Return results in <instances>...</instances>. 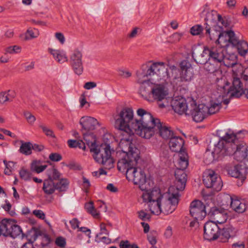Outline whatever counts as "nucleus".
Returning <instances> with one entry per match:
<instances>
[{"mask_svg":"<svg viewBox=\"0 0 248 248\" xmlns=\"http://www.w3.org/2000/svg\"><path fill=\"white\" fill-rule=\"evenodd\" d=\"M137 112L140 117L138 119H134V112L131 108L126 107L122 109L113 116L115 127L129 135L136 134L141 137L140 132H142L145 125L143 123L144 117L149 112L143 108L138 109Z\"/></svg>","mask_w":248,"mask_h":248,"instance_id":"1","label":"nucleus"},{"mask_svg":"<svg viewBox=\"0 0 248 248\" xmlns=\"http://www.w3.org/2000/svg\"><path fill=\"white\" fill-rule=\"evenodd\" d=\"M170 68L171 70V75L169 74L168 68L164 62H152L150 61L142 65L141 70L137 72V82L143 83L147 80L159 81L170 79L173 74H177L178 69L174 65L170 66Z\"/></svg>","mask_w":248,"mask_h":248,"instance_id":"2","label":"nucleus"},{"mask_svg":"<svg viewBox=\"0 0 248 248\" xmlns=\"http://www.w3.org/2000/svg\"><path fill=\"white\" fill-rule=\"evenodd\" d=\"M226 138L234 139V137L229 134H225L221 137L217 144L212 143L210 141L208 148L206 149L204 154L203 161L206 164H210L214 161L218 160L223 157L227 155H231L233 153V147L231 144L227 142Z\"/></svg>","mask_w":248,"mask_h":248,"instance_id":"3","label":"nucleus"},{"mask_svg":"<svg viewBox=\"0 0 248 248\" xmlns=\"http://www.w3.org/2000/svg\"><path fill=\"white\" fill-rule=\"evenodd\" d=\"M143 122L145 124L141 137L145 139H150L155 133H158L159 135L164 139H170L173 136V132L169 127L161 123L160 120L157 118H155L149 113L145 114Z\"/></svg>","mask_w":248,"mask_h":248,"instance_id":"4","label":"nucleus"},{"mask_svg":"<svg viewBox=\"0 0 248 248\" xmlns=\"http://www.w3.org/2000/svg\"><path fill=\"white\" fill-rule=\"evenodd\" d=\"M119 145L122 151L125 155L118 161L117 169L118 170H124L128 163L131 162L135 164L136 159H140V151L129 139H121Z\"/></svg>","mask_w":248,"mask_h":248,"instance_id":"5","label":"nucleus"},{"mask_svg":"<svg viewBox=\"0 0 248 248\" xmlns=\"http://www.w3.org/2000/svg\"><path fill=\"white\" fill-rule=\"evenodd\" d=\"M140 159H136L135 164L129 162L124 170H119L122 172L126 171V177L129 180H132L135 185H138L139 188L143 192L149 191L146 184V177L144 172L139 166Z\"/></svg>","mask_w":248,"mask_h":248,"instance_id":"6","label":"nucleus"},{"mask_svg":"<svg viewBox=\"0 0 248 248\" xmlns=\"http://www.w3.org/2000/svg\"><path fill=\"white\" fill-rule=\"evenodd\" d=\"M93 156L98 163L103 165L105 169L110 170L114 166V160L111 156L110 147L108 144L101 145L96 149L92 148Z\"/></svg>","mask_w":248,"mask_h":248,"instance_id":"7","label":"nucleus"},{"mask_svg":"<svg viewBox=\"0 0 248 248\" xmlns=\"http://www.w3.org/2000/svg\"><path fill=\"white\" fill-rule=\"evenodd\" d=\"M141 197L145 202L148 203V207L152 214L159 215L161 213V201L163 196L159 189H149L143 192Z\"/></svg>","mask_w":248,"mask_h":248,"instance_id":"8","label":"nucleus"},{"mask_svg":"<svg viewBox=\"0 0 248 248\" xmlns=\"http://www.w3.org/2000/svg\"><path fill=\"white\" fill-rule=\"evenodd\" d=\"M225 134H229L234 137V139L226 138V141L231 144L233 147V153L231 155H233L234 158L240 163L244 164L246 167H248V150L243 143H239V140L236 138V135L231 130H229Z\"/></svg>","mask_w":248,"mask_h":248,"instance_id":"9","label":"nucleus"},{"mask_svg":"<svg viewBox=\"0 0 248 248\" xmlns=\"http://www.w3.org/2000/svg\"><path fill=\"white\" fill-rule=\"evenodd\" d=\"M168 191L169 195L168 198L164 199L163 197L161 201V213L166 215L172 213L175 210L180 197L178 191H175L174 187H170Z\"/></svg>","mask_w":248,"mask_h":248,"instance_id":"10","label":"nucleus"},{"mask_svg":"<svg viewBox=\"0 0 248 248\" xmlns=\"http://www.w3.org/2000/svg\"><path fill=\"white\" fill-rule=\"evenodd\" d=\"M22 233V237L24 234L20 227L16 224V221L12 219L4 218L2 220V225L0 226V235L16 238Z\"/></svg>","mask_w":248,"mask_h":248,"instance_id":"11","label":"nucleus"},{"mask_svg":"<svg viewBox=\"0 0 248 248\" xmlns=\"http://www.w3.org/2000/svg\"><path fill=\"white\" fill-rule=\"evenodd\" d=\"M202 178L203 183L207 188H211L216 192L221 190L223 186L221 179L214 170H205Z\"/></svg>","mask_w":248,"mask_h":248,"instance_id":"12","label":"nucleus"},{"mask_svg":"<svg viewBox=\"0 0 248 248\" xmlns=\"http://www.w3.org/2000/svg\"><path fill=\"white\" fill-rule=\"evenodd\" d=\"M188 107L187 115L191 116L193 121L197 123L202 122L208 116L206 112L207 106L204 104L198 105L196 101L192 99Z\"/></svg>","mask_w":248,"mask_h":248,"instance_id":"13","label":"nucleus"},{"mask_svg":"<svg viewBox=\"0 0 248 248\" xmlns=\"http://www.w3.org/2000/svg\"><path fill=\"white\" fill-rule=\"evenodd\" d=\"M230 83L226 81L225 86L223 87L224 91H227L226 94H229V96L231 98L240 97L243 94V83L241 81L239 77L237 71L236 73H233V80L232 81V85L229 87Z\"/></svg>","mask_w":248,"mask_h":248,"instance_id":"14","label":"nucleus"},{"mask_svg":"<svg viewBox=\"0 0 248 248\" xmlns=\"http://www.w3.org/2000/svg\"><path fill=\"white\" fill-rule=\"evenodd\" d=\"M180 66L181 70L180 77L177 78L175 76H173L171 77V83L176 86L181 85V82L190 81L194 75L193 68L189 63L183 61L180 63Z\"/></svg>","mask_w":248,"mask_h":248,"instance_id":"15","label":"nucleus"},{"mask_svg":"<svg viewBox=\"0 0 248 248\" xmlns=\"http://www.w3.org/2000/svg\"><path fill=\"white\" fill-rule=\"evenodd\" d=\"M248 169V167H246L245 165L239 163L229 168L228 172L232 177L239 179L237 184L238 186H241L246 178Z\"/></svg>","mask_w":248,"mask_h":248,"instance_id":"16","label":"nucleus"},{"mask_svg":"<svg viewBox=\"0 0 248 248\" xmlns=\"http://www.w3.org/2000/svg\"><path fill=\"white\" fill-rule=\"evenodd\" d=\"M190 214L195 220H202L205 217V206L201 201H193L190 204Z\"/></svg>","mask_w":248,"mask_h":248,"instance_id":"17","label":"nucleus"},{"mask_svg":"<svg viewBox=\"0 0 248 248\" xmlns=\"http://www.w3.org/2000/svg\"><path fill=\"white\" fill-rule=\"evenodd\" d=\"M82 54L78 50H75L70 57L71 65L75 74L80 75L83 71Z\"/></svg>","mask_w":248,"mask_h":248,"instance_id":"18","label":"nucleus"},{"mask_svg":"<svg viewBox=\"0 0 248 248\" xmlns=\"http://www.w3.org/2000/svg\"><path fill=\"white\" fill-rule=\"evenodd\" d=\"M219 227L213 221L207 222L204 226V238L211 241L218 237Z\"/></svg>","mask_w":248,"mask_h":248,"instance_id":"19","label":"nucleus"},{"mask_svg":"<svg viewBox=\"0 0 248 248\" xmlns=\"http://www.w3.org/2000/svg\"><path fill=\"white\" fill-rule=\"evenodd\" d=\"M190 104L191 100L187 103L184 98L179 97L172 99L171 102L172 108L175 112L179 114L185 113L186 115H187V109Z\"/></svg>","mask_w":248,"mask_h":248,"instance_id":"20","label":"nucleus"},{"mask_svg":"<svg viewBox=\"0 0 248 248\" xmlns=\"http://www.w3.org/2000/svg\"><path fill=\"white\" fill-rule=\"evenodd\" d=\"M175 186L170 187H175V191L178 192L183 191L186 186L187 181V174L185 170L182 169H176L175 171Z\"/></svg>","mask_w":248,"mask_h":248,"instance_id":"21","label":"nucleus"},{"mask_svg":"<svg viewBox=\"0 0 248 248\" xmlns=\"http://www.w3.org/2000/svg\"><path fill=\"white\" fill-rule=\"evenodd\" d=\"M214 32L215 33H213L212 34L210 33V35H208L210 40H215L216 43L220 44L221 47L223 48L229 46V36H228L229 31L221 32L215 31Z\"/></svg>","mask_w":248,"mask_h":248,"instance_id":"22","label":"nucleus"},{"mask_svg":"<svg viewBox=\"0 0 248 248\" xmlns=\"http://www.w3.org/2000/svg\"><path fill=\"white\" fill-rule=\"evenodd\" d=\"M222 62L227 67H232L233 73H236L237 70H242V66L237 62V57L234 54L224 55Z\"/></svg>","mask_w":248,"mask_h":248,"instance_id":"23","label":"nucleus"},{"mask_svg":"<svg viewBox=\"0 0 248 248\" xmlns=\"http://www.w3.org/2000/svg\"><path fill=\"white\" fill-rule=\"evenodd\" d=\"M79 123L82 125V132L83 131L88 132L93 130L98 124L96 119L89 116L82 117L80 120Z\"/></svg>","mask_w":248,"mask_h":248,"instance_id":"24","label":"nucleus"},{"mask_svg":"<svg viewBox=\"0 0 248 248\" xmlns=\"http://www.w3.org/2000/svg\"><path fill=\"white\" fill-rule=\"evenodd\" d=\"M209 48L204 47L202 53H198V50L194 49L192 52V57L194 61L200 64H203L210 61Z\"/></svg>","mask_w":248,"mask_h":248,"instance_id":"25","label":"nucleus"},{"mask_svg":"<svg viewBox=\"0 0 248 248\" xmlns=\"http://www.w3.org/2000/svg\"><path fill=\"white\" fill-rule=\"evenodd\" d=\"M225 49L222 47H213L209 48L210 61L216 63L222 62L224 58Z\"/></svg>","mask_w":248,"mask_h":248,"instance_id":"26","label":"nucleus"},{"mask_svg":"<svg viewBox=\"0 0 248 248\" xmlns=\"http://www.w3.org/2000/svg\"><path fill=\"white\" fill-rule=\"evenodd\" d=\"M167 94V92L165 90L163 85L156 84L151 87V95L155 100L158 101L164 99Z\"/></svg>","mask_w":248,"mask_h":248,"instance_id":"27","label":"nucleus"},{"mask_svg":"<svg viewBox=\"0 0 248 248\" xmlns=\"http://www.w3.org/2000/svg\"><path fill=\"white\" fill-rule=\"evenodd\" d=\"M228 202H231V208L238 213H243L246 209V204L237 199H233L231 196H227L225 199Z\"/></svg>","mask_w":248,"mask_h":248,"instance_id":"28","label":"nucleus"},{"mask_svg":"<svg viewBox=\"0 0 248 248\" xmlns=\"http://www.w3.org/2000/svg\"><path fill=\"white\" fill-rule=\"evenodd\" d=\"M218 15L215 11H212L207 14L205 18L206 21L205 30L206 35H210L211 28L216 25L217 20H218Z\"/></svg>","mask_w":248,"mask_h":248,"instance_id":"29","label":"nucleus"},{"mask_svg":"<svg viewBox=\"0 0 248 248\" xmlns=\"http://www.w3.org/2000/svg\"><path fill=\"white\" fill-rule=\"evenodd\" d=\"M169 145L172 152H178L183 149L184 140L179 136H173L170 138Z\"/></svg>","mask_w":248,"mask_h":248,"instance_id":"30","label":"nucleus"},{"mask_svg":"<svg viewBox=\"0 0 248 248\" xmlns=\"http://www.w3.org/2000/svg\"><path fill=\"white\" fill-rule=\"evenodd\" d=\"M48 51L53 56L54 59L59 63H62L68 61L66 53L63 50L48 48Z\"/></svg>","mask_w":248,"mask_h":248,"instance_id":"31","label":"nucleus"},{"mask_svg":"<svg viewBox=\"0 0 248 248\" xmlns=\"http://www.w3.org/2000/svg\"><path fill=\"white\" fill-rule=\"evenodd\" d=\"M235 235L234 229L232 227L223 228L220 231L218 237L222 242H226L228 239Z\"/></svg>","mask_w":248,"mask_h":248,"instance_id":"32","label":"nucleus"},{"mask_svg":"<svg viewBox=\"0 0 248 248\" xmlns=\"http://www.w3.org/2000/svg\"><path fill=\"white\" fill-rule=\"evenodd\" d=\"M210 213L214 216V219L218 223L225 222L227 219V214L224 210L213 207L211 209Z\"/></svg>","mask_w":248,"mask_h":248,"instance_id":"33","label":"nucleus"},{"mask_svg":"<svg viewBox=\"0 0 248 248\" xmlns=\"http://www.w3.org/2000/svg\"><path fill=\"white\" fill-rule=\"evenodd\" d=\"M83 132V138L86 144L90 148L91 152L92 148L96 149L98 146L96 145V139L95 136L92 133H88V132Z\"/></svg>","mask_w":248,"mask_h":248,"instance_id":"34","label":"nucleus"},{"mask_svg":"<svg viewBox=\"0 0 248 248\" xmlns=\"http://www.w3.org/2000/svg\"><path fill=\"white\" fill-rule=\"evenodd\" d=\"M15 93L11 90L0 92V105H4L8 102H11L15 97Z\"/></svg>","mask_w":248,"mask_h":248,"instance_id":"35","label":"nucleus"},{"mask_svg":"<svg viewBox=\"0 0 248 248\" xmlns=\"http://www.w3.org/2000/svg\"><path fill=\"white\" fill-rule=\"evenodd\" d=\"M56 189L55 182L48 179L44 181L43 190L46 194H52Z\"/></svg>","mask_w":248,"mask_h":248,"instance_id":"36","label":"nucleus"},{"mask_svg":"<svg viewBox=\"0 0 248 248\" xmlns=\"http://www.w3.org/2000/svg\"><path fill=\"white\" fill-rule=\"evenodd\" d=\"M150 80H147L142 84L140 88V94L145 99L148 100V97L151 94V87L150 88Z\"/></svg>","mask_w":248,"mask_h":248,"instance_id":"37","label":"nucleus"},{"mask_svg":"<svg viewBox=\"0 0 248 248\" xmlns=\"http://www.w3.org/2000/svg\"><path fill=\"white\" fill-rule=\"evenodd\" d=\"M21 143L19 152L21 154L25 155H29L32 154V143L31 142H24L23 140H20Z\"/></svg>","mask_w":248,"mask_h":248,"instance_id":"38","label":"nucleus"},{"mask_svg":"<svg viewBox=\"0 0 248 248\" xmlns=\"http://www.w3.org/2000/svg\"><path fill=\"white\" fill-rule=\"evenodd\" d=\"M40 35L39 30L36 28H28L24 35V40L28 41L37 38Z\"/></svg>","mask_w":248,"mask_h":248,"instance_id":"39","label":"nucleus"},{"mask_svg":"<svg viewBox=\"0 0 248 248\" xmlns=\"http://www.w3.org/2000/svg\"><path fill=\"white\" fill-rule=\"evenodd\" d=\"M46 165H41L40 161L34 160L31 164V170L37 173L43 171L46 168Z\"/></svg>","mask_w":248,"mask_h":248,"instance_id":"40","label":"nucleus"},{"mask_svg":"<svg viewBox=\"0 0 248 248\" xmlns=\"http://www.w3.org/2000/svg\"><path fill=\"white\" fill-rule=\"evenodd\" d=\"M221 102L216 103L211 101L210 106H207V110L206 111L207 115H212L218 112L221 107Z\"/></svg>","mask_w":248,"mask_h":248,"instance_id":"41","label":"nucleus"},{"mask_svg":"<svg viewBox=\"0 0 248 248\" xmlns=\"http://www.w3.org/2000/svg\"><path fill=\"white\" fill-rule=\"evenodd\" d=\"M48 179H51L54 182L59 181L61 178V174L55 168L52 167L47 170Z\"/></svg>","mask_w":248,"mask_h":248,"instance_id":"42","label":"nucleus"},{"mask_svg":"<svg viewBox=\"0 0 248 248\" xmlns=\"http://www.w3.org/2000/svg\"><path fill=\"white\" fill-rule=\"evenodd\" d=\"M234 46L237 48L239 53L241 56L245 55L248 52V44L245 41L240 40Z\"/></svg>","mask_w":248,"mask_h":248,"instance_id":"43","label":"nucleus"},{"mask_svg":"<svg viewBox=\"0 0 248 248\" xmlns=\"http://www.w3.org/2000/svg\"><path fill=\"white\" fill-rule=\"evenodd\" d=\"M69 182L67 179L62 178L57 182H55L56 189L59 191H65L68 188Z\"/></svg>","mask_w":248,"mask_h":248,"instance_id":"44","label":"nucleus"},{"mask_svg":"<svg viewBox=\"0 0 248 248\" xmlns=\"http://www.w3.org/2000/svg\"><path fill=\"white\" fill-rule=\"evenodd\" d=\"M85 208L87 211L91 214L93 217L97 218L99 216V213L94 208L93 206V202L92 201L86 203L85 204Z\"/></svg>","mask_w":248,"mask_h":248,"instance_id":"45","label":"nucleus"},{"mask_svg":"<svg viewBox=\"0 0 248 248\" xmlns=\"http://www.w3.org/2000/svg\"><path fill=\"white\" fill-rule=\"evenodd\" d=\"M20 177L24 181H30L32 178L31 173L28 170L22 168L19 172Z\"/></svg>","mask_w":248,"mask_h":248,"instance_id":"46","label":"nucleus"},{"mask_svg":"<svg viewBox=\"0 0 248 248\" xmlns=\"http://www.w3.org/2000/svg\"><path fill=\"white\" fill-rule=\"evenodd\" d=\"M228 36H229V44H231L234 46L236 44H238V42L241 40L232 30L229 31Z\"/></svg>","mask_w":248,"mask_h":248,"instance_id":"47","label":"nucleus"},{"mask_svg":"<svg viewBox=\"0 0 248 248\" xmlns=\"http://www.w3.org/2000/svg\"><path fill=\"white\" fill-rule=\"evenodd\" d=\"M217 63L213 62V63L210 61L204 63V69L210 73H213L216 72L217 68Z\"/></svg>","mask_w":248,"mask_h":248,"instance_id":"48","label":"nucleus"},{"mask_svg":"<svg viewBox=\"0 0 248 248\" xmlns=\"http://www.w3.org/2000/svg\"><path fill=\"white\" fill-rule=\"evenodd\" d=\"M3 163L6 167L4 170V173L6 175H10L14 168L15 163L13 161L7 162L6 160H4Z\"/></svg>","mask_w":248,"mask_h":248,"instance_id":"49","label":"nucleus"},{"mask_svg":"<svg viewBox=\"0 0 248 248\" xmlns=\"http://www.w3.org/2000/svg\"><path fill=\"white\" fill-rule=\"evenodd\" d=\"M138 215V217L141 220L145 221H149L151 218V216L150 214H147L144 210H141L137 212Z\"/></svg>","mask_w":248,"mask_h":248,"instance_id":"50","label":"nucleus"},{"mask_svg":"<svg viewBox=\"0 0 248 248\" xmlns=\"http://www.w3.org/2000/svg\"><path fill=\"white\" fill-rule=\"evenodd\" d=\"M157 232L155 231H152L147 236L148 240L152 245H155L156 243V237Z\"/></svg>","mask_w":248,"mask_h":248,"instance_id":"51","label":"nucleus"},{"mask_svg":"<svg viewBox=\"0 0 248 248\" xmlns=\"http://www.w3.org/2000/svg\"><path fill=\"white\" fill-rule=\"evenodd\" d=\"M188 165V160L179 159L177 164V169H182L185 170Z\"/></svg>","mask_w":248,"mask_h":248,"instance_id":"52","label":"nucleus"},{"mask_svg":"<svg viewBox=\"0 0 248 248\" xmlns=\"http://www.w3.org/2000/svg\"><path fill=\"white\" fill-rule=\"evenodd\" d=\"M21 50V47L18 46H10L7 47L5 49V54H14L19 53Z\"/></svg>","mask_w":248,"mask_h":248,"instance_id":"53","label":"nucleus"},{"mask_svg":"<svg viewBox=\"0 0 248 248\" xmlns=\"http://www.w3.org/2000/svg\"><path fill=\"white\" fill-rule=\"evenodd\" d=\"M203 28L200 25H196L190 29V32L193 35H199L202 31Z\"/></svg>","mask_w":248,"mask_h":248,"instance_id":"54","label":"nucleus"},{"mask_svg":"<svg viewBox=\"0 0 248 248\" xmlns=\"http://www.w3.org/2000/svg\"><path fill=\"white\" fill-rule=\"evenodd\" d=\"M6 203L5 204L2 205L1 207L5 211L7 212L11 216H14L16 215V213L14 211L10 210L12 207L11 203L7 201H6Z\"/></svg>","mask_w":248,"mask_h":248,"instance_id":"55","label":"nucleus"},{"mask_svg":"<svg viewBox=\"0 0 248 248\" xmlns=\"http://www.w3.org/2000/svg\"><path fill=\"white\" fill-rule=\"evenodd\" d=\"M24 115L25 117L26 120L29 123L32 124L36 120L35 116L31 114L29 111H26L24 113Z\"/></svg>","mask_w":248,"mask_h":248,"instance_id":"56","label":"nucleus"},{"mask_svg":"<svg viewBox=\"0 0 248 248\" xmlns=\"http://www.w3.org/2000/svg\"><path fill=\"white\" fill-rule=\"evenodd\" d=\"M40 127L41 128L43 132L45 134V135L46 136H49V137H50L52 138L55 137V135L53 133V132L51 129H50L44 125H41Z\"/></svg>","mask_w":248,"mask_h":248,"instance_id":"57","label":"nucleus"},{"mask_svg":"<svg viewBox=\"0 0 248 248\" xmlns=\"http://www.w3.org/2000/svg\"><path fill=\"white\" fill-rule=\"evenodd\" d=\"M49 158L52 161L58 162L62 160V156L58 153H51L49 155Z\"/></svg>","mask_w":248,"mask_h":248,"instance_id":"58","label":"nucleus"},{"mask_svg":"<svg viewBox=\"0 0 248 248\" xmlns=\"http://www.w3.org/2000/svg\"><path fill=\"white\" fill-rule=\"evenodd\" d=\"M55 243L57 246L61 248H64L66 245L65 239L62 236L58 237L56 239Z\"/></svg>","mask_w":248,"mask_h":248,"instance_id":"59","label":"nucleus"},{"mask_svg":"<svg viewBox=\"0 0 248 248\" xmlns=\"http://www.w3.org/2000/svg\"><path fill=\"white\" fill-rule=\"evenodd\" d=\"M32 214L38 218L44 219L45 218V214L41 210H34Z\"/></svg>","mask_w":248,"mask_h":248,"instance_id":"60","label":"nucleus"},{"mask_svg":"<svg viewBox=\"0 0 248 248\" xmlns=\"http://www.w3.org/2000/svg\"><path fill=\"white\" fill-rule=\"evenodd\" d=\"M83 187L85 189V192H88V189L91 186V184L89 180L85 178V177H83Z\"/></svg>","mask_w":248,"mask_h":248,"instance_id":"61","label":"nucleus"},{"mask_svg":"<svg viewBox=\"0 0 248 248\" xmlns=\"http://www.w3.org/2000/svg\"><path fill=\"white\" fill-rule=\"evenodd\" d=\"M100 234H105L106 235H109V231L106 229V224L104 223H101L100 225Z\"/></svg>","mask_w":248,"mask_h":248,"instance_id":"62","label":"nucleus"},{"mask_svg":"<svg viewBox=\"0 0 248 248\" xmlns=\"http://www.w3.org/2000/svg\"><path fill=\"white\" fill-rule=\"evenodd\" d=\"M31 148L35 152H41L44 150V146L42 144H32Z\"/></svg>","mask_w":248,"mask_h":248,"instance_id":"63","label":"nucleus"},{"mask_svg":"<svg viewBox=\"0 0 248 248\" xmlns=\"http://www.w3.org/2000/svg\"><path fill=\"white\" fill-rule=\"evenodd\" d=\"M131 244L128 240H122L119 244L120 248H130Z\"/></svg>","mask_w":248,"mask_h":248,"instance_id":"64","label":"nucleus"}]
</instances>
